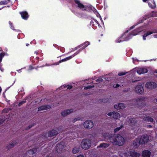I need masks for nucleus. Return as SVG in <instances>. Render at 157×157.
I'll return each mask as SVG.
<instances>
[{"label":"nucleus","instance_id":"obj_21","mask_svg":"<svg viewBox=\"0 0 157 157\" xmlns=\"http://www.w3.org/2000/svg\"><path fill=\"white\" fill-rule=\"evenodd\" d=\"M148 4L149 7L154 9L156 7V4L154 0H149L148 2Z\"/></svg>","mask_w":157,"mask_h":157},{"label":"nucleus","instance_id":"obj_30","mask_svg":"<svg viewBox=\"0 0 157 157\" xmlns=\"http://www.w3.org/2000/svg\"><path fill=\"white\" fill-rule=\"evenodd\" d=\"M9 24L10 25V28L13 30L16 31L17 33L21 32V31L19 29H14L13 24L10 21H9Z\"/></svg>","mask_w":157,"mask_h":157},{"label":"nucleus","instance_id":"obj_64","mask_svg":"<svg viewBox=\"0 0 157 157\" xmlns=\"http://www.w3.org/2000/svg\"><path fill=\"white\" fill-rule=\"evenodd\" d=\"M147 126L149 127H151V126L150 125H148Z\"/></svg>","mask_w":157,"mask_h":157},{"label":"nucleus","instance_id":"obj_34","mask_svg":"<svg viewBox=\"0 0 157 157\" xmlns=\"http://www.w3.org/2000/svg\"><path fill=\"white\" fill-rule=\"evenodd\" d=\"M120 116L119 113L116 112H114L113 117L115 119H117Z\"/></svg>","mask_w":157,"mask_h":157},{"label":"nucleus","instance_id":"obj_17","mask_svg":"<svg viewBox=\"0 0 157 157\" xmlns=\"http://www.w3.org/2000/svg\"><path fill=\"white\" fill-rule=\"evenodd\" d=\"M21 16L22 18L25 20H27L29 18V16L28 13L26 11H23L19 13Z\"/></svg>","mask_w":157,"mask_h":157},{"label":"nucleus","instance_id":"obj_36","mask_svg":"<svg viewBox=\"0 0 157 157\" xmlns=\"http://www.w3.org/2000/svg\"><path fill=\"white\" fill-rule=\"evenodd\" d=\"M63 147V145L60 144H58L56 146V150L58 151V149H59V150L60 151L62 150V147Z\"/></svg>","mask_w":157,"mask_h":157},{"label":"nucleus","instance_id":"obj_12","mask_svg":"<svg viewBox=\"0 0 157 157\" xmlns=\"http://www.w3.org/2000/svg\"><path fill=\"white\" fill-rule=\"evenodd\" d=\"M73 111L74 109H66L61 112V115L62 117H65L73 113Z\"/></svg>","mask_w":157,"mask_h":157},{"label":"nucleus","instance_id":"obj_27","mask_svg":"<svg viewBox=\"0 0 157 157\" xmlns=\"http://www.w3.org/2000/svg\"><path fill=\"white\" fill-rule=\"evenodd\" d=\"M109 146V144L106 143H103L101 144L98 146V148H105L108 147Z\"/></svg>","mask_w":157,"mask_h":157},{"label":"nucleus","instance_id":"obj_11","mask_svg":"<svg viewBox=\"0 0 157 157\" xmlns=\"http://www.w3.org/2000/svg\"><path fill=\"white\" fill-rule=\"evenodd\" d=\"M84 126L85 128L90 129L94 126V123L91 120L86 121L84 123Z\"/></svg>","mask_w":157,"mask_h":157},{"label":"nucleus","instance_id":"obj_25","mask_svg":"<svg viewBox=\"0 0 157 157\" xmlns=\"http://www.w3.org/2000/svg\"><path fill=\"white\" fill-rule=\"evenodd\" d=\"M140 142L139 138H137L135 139L133 142L134 146L136 147H138L140 144H141Z\"/></svg>","mask_w":157,"mask_h":157},{"label":"nucleus","instance_id":"obj_32","mask_svg":"<svg viewBox=\"0 0 157 157\" xmlns=\"http://www.w3.org/2000/svg\"><path fill=\"white\" fill-rule=\"evenodd\" d=\"M143 120L146 121L152 122L153 121V119L150 117H144L143 118Z\"/></svg>","mask_w":157,"mask_h":157},{"label":"nucleus","instance_id":"obj_16","mask_svg":"<svg viewBox=\"0 0 157 157\" xmlns=\"http://www.w3.org/2000/svg\"><path fill=\"white\" fill-rule=\"evenodd\" d=\"M157 33V31L154 30L152 31H149L144 33L143 36V39L144 40H146V37L147 36L151 35L153 33Z\"/></svg>","mask_w":157,"mask_h":157},{"label":"nucleus","instance_id":"obj_39","mask_svg":"<svg viewBox=\"0 0 157 157\" xmlns=\"http://www.w3.org/2000/svg\"><path fill=\"white\" fill-rule=\"evenodd\" d=\"M80 120H82V118L80 117H78L76 118H75L73 120V123H75V122H76V121H80Z\"/></svg>","mask_w":157,"mask_h":157},{"label":"nucleus","instance_id":"obj_19","mask_svg":"<svg viewBox=\"0 0 157 157\" xmlns=\"http://www.w3.org/2000/svg\"><path fill=\"white\" fill-rule=\"evenodd\" d=\"M51 106L49 105H43L38 108V111L44 110L51 109Z\"/></svg>","mask_w":157,"mask_h":157},{"label":"nucleus","instance_id":"obj_37","mask_svg":"<svg viewBox=\"0 0 157 157\" xmlns=\"http://www.w3.org/2000/svg\"><path fill=\"white\" fill-rule=\"evenodd\" d=\"M5 120V117L3 116H0V125Z\"/></svg>","mask_w":157,"mask_h":157},{"label":"nucleus","instance_id":"obj_22","mask_svg":"<svg viewBox=\"0 0 157 157\" xmlns=\"http://www.w3.org/2000/svg\"><path fill=\"white\" fill-rule=\"evenodd\" d=\"M37 151L36 148H34L27 151L26 154L28 156L31 157L32 155L35 153Z\"/></svg>","mask_w":157,"mask_h":157},{"label":"nucleus","instance_id":"obj_47","mask_svg":"<svg viewBox=\"0 0 157 157\" xmlns=\"http://www.w3.org/2000/svg\"><path fill=\"white\" fill-rule=\"evenodd\" d=\"M25 102H26L25 101H23L20 102L19 103V104H18V106H20L22 104H24L25 103Z\"/></svg>","mask_w":157,"mask_h":157},{"label":"nucleus","instance_id":"obj_26","mask_svg":"<svg viewBox=\"0 0 157 157\" xmlns=\"http://www.w3.org/2000/svg\"><path fill=\"white\" fill-rule=\"evenodd\" d=\"M17 142L16 141H13L8 145L6 146V148L7 149H9L13 147L17 144Z\"/></svg>","mask_w":157,"mask_h":157},{"label":"nucleus","instance_id":"obj_48","mask_svg":"<svg viewBox=\"0 0 157 157\" xmlns=\"http://www.w3.org/2000/svg\"><path fill=\"white\" fill-rule=\"evenodd\" d=\"M94 87V86H88L87 87H85L84 88V89L85 90H87L88 89H90V88H93Z\"/></svg>","mask_w":157,"mask_h":157},{"label":"nucleus","instance_id":"obj_44","mask_svg":"<svg viewBox=\"0 0 157 157\" xmlns=\"http://www.w3.org/2000/svg\"><path fill=\"white\" fill-rule=\"evenodd\" d=\"M128 72H120L118 74V75L119 76H122L125 75L126 73H127Z\"/></svg>","mask_w":157,"mask_h":157},{"label":"nucleus","instance_id":"obj_56","mask_svg":"<svg viewBox=\"0 0 157 157\" xmlns=\"http://www.w3.org/2000/svg\"><path fill=\"white\" fill-rule=\"evenodd\" d=\"M77 157H84V156L82 155H78Z\"/></svg>","mask_w":157,"mask_h":157},{"label":"nucleus","instance_id":"obj_15","mask_svg":"<svg viewBox=\"0 0 157 157\" xmlns=\"http://www.w3.org/2000/svg\"><path fill=\"white\" fill-rule=\"evenodd\" d=\"M135 91L137 93L141 94L143 93L144 89L142 86L141 85H138L136 86Z\"/></svg>","mask_w":157,"mask_h":157},{"label":"nucleus","instance_id":"obj_9","mask_svg":"<svg viewBox=\"0 0 157 157\" xmlns=\"http://www.w3.org/2000/svg\"><path fill=\"white\" fill-rule=\"evenodd\" d=\"M90 25L94 29H97L98 27L99 28H102L101 26L99 24L98 21L95 19H93L90 21Z\"/></svg>","mask_w":157,"mask_h":157},{"label":"nucleus","instance_id":"obj_23","mask_svg":"<svg viewBox=\"0 0 157 157\" xmlns=\"http://www.w3.org/2000/svg\"><path fill=\"white\" fill-rule=\"evenodd\" d=\"M151 152L148 150H145L142 153V155L143 157H150Z\"/></svg>","mask_w":157,"mask_h":157},{"label":"nucleus","instance_id":"obj_60","mask_svg":"<svg viewBox=\"0 0 157 157\" xmlns=\"http://www.w3.org/2000/svg\"><path fill=\"white\" fill-rule=\"evenodd\" d=\"M137 80H134V81L132 80V82H137Z\"/></svg>","mask_w":157,"mask_h":157},{"label":"nucleus","instance_id":"obj_53","mask_svg":"<svg viewBox=\"0 0 157 157\" xmlns=\"http://www.w3.org/2000/svg\"><path fill=\"white\" fill-rule=\"evenodd\" d=\"M60 51L62 52H65V49L64 48H61L60 49Z\"/></svg>","mask_w":157,"mask_h":157},{"label":"nucleus","instance_id":"obj_40","mask_svg":"<svg viewBox=\"0 0 157 157\" xmlns=\"http://www.w3.org/2000/svg\"><path fill=\"white\" fill-rule=\"evenodd\" d=\"M80 48L79 47V45L77 46V47L74 48H72L71 49V51L70 52H69L68 53H69L70 52H74V51L77 50L78 48Z\"/></svg>","mask_w":157,"mask_h":157},{"label":"nucleus","instance_id":"obj_42","mask_svg":"<svg viewBox=\"0 0 157 157\" xmlns=\"http://www.w3.org/2000/svg\"><path fill=\"white\" fill-rule=\"evenodd\" d=\"M157 15L156 13L155 12H152L150 14V16L152 17H156Z\"/></svg>","mask_w":157,"mask_h":157},{"label":"nucleus","instance_id":"obj_18","mask_svg":"<svg viewBox=\"0 0 157 157\" xmlns=\"http://www.w3.org/2000/svg\"><path fill=\"white\" fill-rule=\"evenodd\" d=\"M146 19H147V18L145 17H143L141 19H140L138 22H137L134 25H133V26L129 28V30H130L133 29L137 25L139 24L143 23L144 22V21Z\"/></svg>","mask_w":157,"mask_h":157},{"label":"nucleus","instance_id":"obj_31","mask_svg":"<svg viewBox=\"0 0 157 157\" xmlns=\"http://www.w3.org/2000/svg\"><path fill=\"white\" fill-rule=\"evenodd\" d=\"M5 55V53L3 52L0 53V69H2V64L1 63L2 62V59L4 56Z\"/></svg>","mask_w":157,"mask_h":157},{"label":"nucleus","instance_id":"obj_50","mask_svg":"<svg viewBox=\"0 0 157 157\" xmlns=\"http://www.w3.org/2000/svg\"><path fill=\"white\" fill-rule=\"evenodd\" d=\"M130 88H128L127 89H125L123 91V92L124 93H127L129 91Z\"/></svg>","mask_w":157,"mask_h":157},{"label":"nucleus","instance_id":"obj_43","mask_svg":"<svg viewBox=\"0 0 157 157\" xmlns=\"http://www.w3.org/2000/svg\"><path fill=\"white\" fill-rule=\"evenodd\" d=\"M55 64V63L54 64H50V63H46L44 65H43L42 66H39V67H44L45 66H52V65H55L54 64Z\"/></svg>","mask_w":157,"mask_h":157},{"label":"nucleus","instance_id":"obj_35","mask_svg":"<svg viewBox=\"0 0 157 157\" xmlns=\"http://www.w3.org/2000/svg\"><path fill=\"white\" fill-rule=\"evenodd\" d=\"M79 147H75L72 149V152L74 154L77 153L79 151Z\"/></svg>","mask_w":157,"mask_h":157},{"label":"nucleus","instance_id":"obj_28","mask_svg":"<svg viewBox=\"0 0 157 157\" xmlns=\"http://www.w3.org/2000/svg\"><path fill=\"white\" fill-rule=\"evenodd\" d=\"M130 154L132 157H139L140 156L139 153L135 151H131Z\"/></svg>","mask_w":157,"mask_h":157},{"label":"nucleus","instance_id":"obj_52","mask_svg":"<svg viewBox=\"0 0 157 157\" xmlns=\"http://www.w3.org/2000/svg\"><path fill=\"white\" fill-rule=\"evenodd\" d=\"M113 112H109L107 114V115L109 116H111L112 115L113 116Z\"/></svg>","mask_w":157,"mask_h":157},{"label":"nucleus","instance_id":"obj_57","mask_svg":"<svg viewBox=\"0 0 157 157\" xmlns=\"http://www.w3.org/2000/svg\"><path fill=\"white\" fill-rule=\"evenodd\" d=\"M101 20L102 23V24H103V27H104V23H103V21L101 18Z\"/></svg>","mask_w":157,"mask_h":157},{"label":"nucleus","instance_id":"obj_29","mask_svg":"<svg viewBox=\"0 0 157 157\" xmlns=\"http://www.w3.org/2000/svg\"><path fill=\"white\" fill-rule=\"evenodd\" d=\"M132 62L134 64H137L138 63L139 61H144L146 62L148 60H138L136 57H133L132 58Z\"/></svg>","mask_w":157,"mask_h":157},{"label":"nucleus","instance_id":"obj_4","mask_svg":"<svg viewBox=\"0 0 157 157\" xmlns=\"http://www.w3.org/2000/svg\"><path fill=\"white\" fill-rule=\"evenodd\" d=\"M128 122L129 126L133 127L134 130H136L139 129L137 122L136 119L132 118H130Z\"/></svg>","mask_w":157,"mask_h":157},{"label":"nucleus","instance_id":"obj_10","mask_svg":"<svg viewBox=\"0 0 157 157\" xmlns=\"http://www.w3.org/2000/svg\"><path fill=\"white\" fill-rule=\"evenodd\" d=\"M145 86L148 89L152 90L155 89L157 87V85L155 82H149L146 83Z\"/></svg>","mask_w":157,"mask_h":157},{"label":"nucleus","instance_id":"obj_20","mask_svg":"<svg viewBox=\"0 0 157 157\" xmlns=\"http://www.w3.org/2000/svg\"><path fill=\"white\" fill-rule=\"evenodd\" d=\"M58 132L56 130L52 129L49 131L48 133V136L49 137H52L58 134Z\"/></svg>","mask_w":157,"mask_h":157},{"label":"nucleus","instance_id":"obj_49","mask_svg":"<svg viewBox=\"0 0 157 157\" xmlns=\"http://www.w3.org/2000/svg\"><path fill=\"white\" fill-rule=\"evenodd\" d=\"M113 86L114 88H116L119 87L120 86V85L117 84H114Z\"/></svg>","mask_w":157,"mask_h":157},{"label":"nucleus","instance_id":"obj_62","mask_svg":"<svg viewBox=\"0 0 157 157\" xmlns=\"http://www.w3.org/2000/svg\"><path fill=\"white\" fill-rule=\"evenodd\" d=\"M40 59L41 60H42L43 59V57H42L41 58H40Z\"/></svg>","mask_w":157,"mask_h":157},{"label":"nucleus","instance_id":"obj_2","mask_svg":"<svg viewBox=\"0 0 157 157\" xmlns=\"http://www.w3.org/2000/svg\"><path fill=\"white\" fill-rule=\"evenodd\" d=\"M129 30H126L125 33L123 34L121 36L116 40L115 42L117 43H119L124 41H128L129 39H131V35L129 36H127L125 37L124 36V35H125L126 33H127L128 32Z\"/></svg>","mask_w":157,"mask_h":157},{"label":"nucleus","instance_id":"obj_8","mask_svg":"<svg viewBox=\"0 0 157 157\" xmlns=\"http://www.w3.org/2000/svg\"><path fill=\"white\" fill-rule=\"evenodd\" d=\"M79 51H77L73 55H71V56L67 57L64 59H63L60 60H59V61L56 63L54 64L55 65H59L60 63H61L62 62H66L67 61H68L70 59H71L72 58L76 56V55L78 54L79 53Z\"/></svg>","mask_w":157,"mask_h":157},{"label":"nucleus","instance_id":"obj_5","mask_svg":"<svg viewBox=\"0 0 157 157\" xmlns=\"http://www.w3.org/2000/svg\"><path fill=\"white\" fill-rule=\"evenodd\" d=\"M147 99L145 97H140L136 100V106L140 107L145 104V101Z\"/></svg>","mask_w":157,"mask_h":157},{"label":"nucleus","instance_id":"obj_1","mask_svg":"<svg viewBox=\"0 0 157 157\" xmlns=\"http://www.w3.org/2000/svg\"><path fill=\"white\" fill-rule=\"evenodd\" d=\"M105 136L106 138L109 139L110 142L114 145L121 146L124 144V139L120 135H113L108 133L105 134Z\"/></svg>","mask_w":157,"mask_h":157},{"label":"nucleus","instance_id":"obj_14","mask_svg":"<svg viewBox=\"0 0 157 157\" xmlns=\"http://www.w3.org/2000/svg\"><path fill=\"white\" fill-rule=\"evenodd\" d=\"M90 44V42L88 41H86L85 42L82 44H81L79 45L80 48L82 47V48L78 50L77 51H79V53L84 49L86 48Z\"/></svg>","mask_w":157,"mask_h":157},{"label":"nucleus","instance_id":"obj_3","mask_svg":"<svg viewBox=\"0 0 157 157\" xmlns=\"http://www.w3.org/2000/svg\"><path fill=\"white\" fill-rule=\"evenodd\" d=\"M91 145V140L87 139H83L81 144V147L83 149L86 150L89 148L90 147Z\"/></svg>","mask_w":157,"mask_h":157},{"label":"nucleus","instance_id":"obj_7","mask_svg":"<svg viewBox=\"0 0 157 157\" xmlns=\"http://www.w3.org/2000/svg\"><path fill=\"white\" fill-rule=\"evenodd\" d=\"M75 5L82 10H86L87 9L86 6L84 5L79 0H74Z\"/></svg>","mask_w":157,"mask_h":157},{"label":"nucleus","instance_id":"obj_6","mask_svg":"<svg viewBox=\"0 0 157 157\" xmlns=\"http://www.w3.org/2000/svg\"><path fill=\"white\" fill-rule=\"evenodd\" d=\"M145 28L144 25L141 26L138 28L134 30L131 33H129L127 36H129L131 35V38H132L133 36H136L139 33L141 32L143 30H144Z\"/></svg>","mask_w":157,"mask_h":157},{"label":"nucleus","instance_id":"obj_55","mask_svg":"<svg viewBox=\"0 0 157 157\" xmlns=\"http://www.w3.org/2000/svg\"><path fill=\"white\" fill-rule=\"evenodd\" d=\"M72 88V86H69L68 87L67 89L70 90V89H71Z\"/></svg>","mask_w":157,"mask_h":157},{"label":"nucleus","instance_id":"obj_38","mask_svg":"<svg viewBox=\"0 0 157 157\" xmlns=\"http://www.w3.org/2000/svg\"><path fill=\"white\" fill-rule=\"evenodd\" d=\"M11 109L9 108H5L2 111V112L5 113H7L9 112V111L11 110Z\"/></svg>","mask_w":157,"mask_h":157},{"label":"nucleus","instance_id":"obj_45","mask_svg":"<svg viewBox=\"0 0 157 157\" xmlns=\"http://www.w3.org/2000/svg\"><path fill=\"white\" fill-rule=\"evenodd\" d=\"M103 81V80L101 78H99L96 80V82L98 83H99L100 82H102Z\"/></svg>","mask_w":157,"mask_h":157},{"label":"nucleus","instance_id":"obj_54","mask_svg":"<svg viewBox=\"0 0 157 157\" xmlns=\"http://www.w3.org/2000/svg\"><path fill=\"white\" fill-rule=\"evenodd\" d=\"M29 69H35V68H34V67L33 66L30 65L29 66Z\"/></svg>","mask_w":157,"mask_h":157},{"label":"nucleus","instance_id":"obj_46","mask_svg":"<svg viewBox=\"0 0 157 157\" xmlns=\"http://www.w3.org/2000/svg\"><path fill=\"white\" fill-rule=\"evenodd\" d=\"M35 125L34 124H32L31 125H29L28 127L25 129V130H27L31 128L33 126Z\"/></svg>","mask_w":157,"mask_h":157},{"label":"nucleus","instance_id":"obj_59","mask_svg":"<svg viewBox=\"0 0 157 157\" xmlns=\"http://www.w3.org/2000/svg\"><path fill=\"white\" fill-rule=\"evenodd\" d=\"M36 59L37 60H38L39 59H40V58L38 57H36Z\"/></svg>","mask_w":157,"mask_h":157},{"label":"nucleus","instance_id":"obj_13","mask_svg":"<svg viewBox=\"0 0 157 157\" xmlns=\"http://www.w3.org/2000/svg\"><path fill=\"white\" fill-rule=\"evenodd\" d=\"M140 140L141 144H144L147 142L149 140V137L147 135H144L141 137Z\"/></svg>","mask_w":157,"mask_h":157},{"label":"nucleus","instance_id":"obj_24","mask_svg":"<svg viewBox=\"0 0 157 157\" xmlns=\"http://www.w3.org/2000/svg\"><path fill=\"white\" fill-rule=\"evenodd\" d=\"M114 108L117 109H122L125 108V105L124 104L119 103L115 105L114 106Z\"/></svg>","mask_w":157,"mask_h":157},{"label":"nucleus","instance_id":"obj_61","mask_svg":"<svg viewBox=\"0 0 157 157\" xmlns=\"http://www.w3.org/2000/svg\"><path fill=\"white\" fill-rule=\"evenodd\" d=\"M75 14L77 16H78V17H80V16L79 15H78V14H77L76 13H75Z\"/></svg>","mask_w":157,"mask_h":157},{"label":"nucleus","instance_id":"obj_33","mask_svg":"<svg viewBox=\"0 0 157 157\" xmlns=\"http://www.w3.org/2000/svg\"><path fill=\"white\" fill-rule=\"evenodd\" d=\"M147 69H138L137 71V73L140 75L141 74L146 73L147 72Z\"/></svg>","mask_w":157,"mask_h":157},{"label":"nucleus","instance_id":"obj_63","mask_svg":"<svg viewBox=\"0 0 157 157\" xmlns=\"http://www.w3.org/2000/svg\"><path fill=\"white\" fill-rule=\"evenodd\" d=\"M147 0H143L144 2H146Z\"/></svg>","mask_w":157,"mask_h":157},{"label":"nucleus","instance_id":"obj_51","mask_svg":"<svg viewBox=\"0 0 157 157\" xmlns=\"http://www.w3.org/2000/svg\"><path fill=\"white\" fill-rule=\"evenodd\" d=\"M7 3L5 1H2L0 2V5H4L6 4Z\"/></svg>","mask_w":157,"mask_h":157},{"label":"nucleus","instance_id":"obj_58","mask_svg":"<svg viewBox=\"0 0 157 157\" xmlns=\"http://www.w3.org/2000/svg\"><path fill=\"white\" fill-rule=\"evenodd\" d=\"M102 78H103L104 79H105L106 80H108V78H105V77H103V76L102 77Z\"/></svg>","mask_w":157,"mask_h":157},{"label":"nucleus","instance_id":"obj_41","mask_svg":"<svg viewBox=\"0 0 157 157\" xmlns=\"http://www.w3.org/2000/svg\"><path fill=\"white\" fill-rule=\"evenodd\" d=\"M123 127V125H121L120 127H117L114 130L115 132H116L120 130L122 127Z\"/></svg>","mask_w":157,"mask_h":157}]
</instances>
